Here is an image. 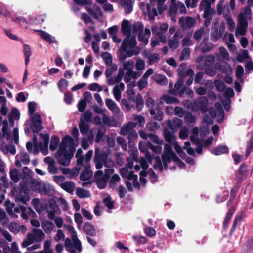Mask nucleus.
I'll list each match as a JSON object with an SVG mask.
<instances>
[{
    "instance_id": "603ef678",
    "label": "nucleus",
    "mask_w": 253,
    "mask_h": 253,
    "mask_svg": "<svg viewBox=\"0 0 253 253\" xmlns=\"http://www.w3.org/2000/svg\"><path fill=\"white\" fill-rule=\"evenodd\" d=\"M133 120L136 122H135L136 125L143 126L145 123L144 118L140 115H136L133 116Z\"/></svg>"
},
{
    "instance_id": "49530a36",
    "label": "nucleus",
    "mask_w": 253,
    "mask_h": 253,
    "mask_svg": "<svg viewBox=\"0 0 253 253\" xmlns=\"http://www.w3.org/2000/svg\"><path fill=\"white\" fill-rule=\"evenodd\" d=\"M136 70L139 72L140 71H142L145 67V62L140 58H137L135 64H134Z\"/></svg>"
},
{
    "instance_id": "58836bf2",
    "label": "nucleus",
    "mask_w": 253,
    "mask_h": 253,
    "mask_svg": "<svg viewBox=\"0 0 253 253\" xmlns=\"http://www.w3.org/2000/svg\"><path fill=\"white\" fill-rule=\"evenodd\" d=\"M20 118V113L19 111L15 108H13L11 109V112L9 114V121H13L14 120H19Z\"/></svg>"
},
{
    "instance_id": "c85d7f7f",
    "label": "nucleus",
    "mask_w": 253,
    "mask_h": 253,
    "mask_svg": "<svg viewBox=\"0 0 253 253\" xmlns=\"http://www.w3.org/2000/svg\"><path fill=\"white\" fill-rule=\"evenodd\" d=\"M53 192V189L50 185L44 182L42 183L39 193L42 194H51Z\"/></svg>"
},
{
    "instance_id": "ddd939ff",
    "label": "nucleus",
    "mask_w": 253,
    "mask_h": 253,
    "mask_svg": "<svg viewBox=\"0 0 253 253\" xmlns=\"http://www.w3.org/2000/svg\"><path fill=\"white\" fill-rule=\"evenodd\" d=\"M168 28V24L163 23L159 28L156 26H154L152 28L153 33L158 36V39L162 43H165L166 42V37L164 34L167 31Z\"/></svg>"
},
{
    "instance_id": "a878e982",
    "label": "nucleus",
    "mask_w": 253,
    "mask_h": 253,
    "mask_svg": "<svg viewBox=\"0 0 253 253\" xmlns=\"http://www.w3.org/2000/svg\"><path fill=\"white\" fill-rule=\"evenodd\" d=\"M167 124L171 130H174L177 128H179L182 125V121L181 119L178 118L173 119L172 122L170 120L168 121Z\"/></svg>"
},
{
    "instance_id": "a19ab883",
    "label": "nucleus",
    "mask_w": 253,
    "mask_h": 253,
    "mask_svg": "<svg viewBox=\"0 0 253 253\" xmlns=\"http://www.w3.org/2000/svg\"><path fill=\"white\" fill-rule=\"evenodd\" d=\"M24 54L25 57V64L27 65L30 60V57L31 55V50L29 45L25 44L24 45Z\"/></svg>"
},
{
    "instance_id": "7ed1b4c3",
    "label": "nucleus",
    "mask_w": 253,
    "mask_h": 253,
    "mask_svg": "<svg viewBox=\"0 0 253 253\" xmlns=\"http://www.w3.org/2000/svg\"><path fill=\"white\" fill-rule=\"evenodd\" d=\"M77 146L74 140L69 136H66L62 139L55 156L61 165L68 166L70 164Z\"/></svg>"
},
{
    "instance_id": "4468645a",
    "label": "nucleus",
    "mask_w": 253,
    "mask_h": 253,
    "mask_svg": "<svg viewBox=\"0 0 253 253\" xmlns=\"http://www.w3.org/2000/svg\"><path fill=\"white\" fill-rule=\"evenodd\" d=\"M32 120L31 128L33 131H39L42 129V119L41 116L38 114L35 113L31 116Z\"/></svg>"
},
{
    "instance_id": "e433bc0d",
    "label": "nucleus",
    "mask_w": 253,
    "mask_h": 253,
    "mask_svg": "<svg viewBox=\"0 0 253 253\" xmlns=\"http://www.w3.org/2000/svg\"><path fill=\"white\" fill-rule=\"evenodd\" d=\"M215 107L218 113H219L218 115L217 116V121L218 122H221L223 121L224 117V112L222 109V106L220 103H217L215 104Z\"/></svg>"
},
{
    "instance_id": "37998d69",
    "label": "nucleus",
    "mask_w": 253,
    "mask_h": 253,
    "mask_svg": "<svg viewBox=\"0 0 253 253\" xmlns=\"http://www.w3.org/2000/svg\"><path fill=\"white\" fill-rule=\"evenodd\" d=\"M59 139L57 136H52L49 146L50 149L52 151L55 150L59 144Z\"/></svg>"
},
{
    "instance_id": "69168bd1",
    "label": "nucleus",
    "mask_w": 253,
    "mask_h": 253,
    "mask_svg": "<svg viewBox=\"0 0 253 253\" xmlns=\"http://www.w3.org/2000/svg\"><path fill=\"white\" fill-rule=\"evenodd\" d=\"M88 88L91 91H97V92H100L102 90L101 86L96 83L91 84L89 85Z\"/></svg>"
},
{
    "instance_id": "f704fd0d",
    "label": "nucleus",
    "mask_w": 253,
    "mask_h": 253,
    "mask_svg": "<svg viewBox=\"0 0 253 253\" xmlns=\"http://www.w3.org/2000/svg\"><path fill=\"white\" fill-rule=\"evenodd\" d=\"M93 176V172L88 170H85L80 175V179L84 182H89Z\"/></svg>"
},
{
    "instance_id": "052dcab7",
    "label": "nucleus",
    "mask_w": 253,
    "mask_h": 253,
    "mask_svg": "<svg viewBox=\"0 0 253 253\" xmlns=\"http://www.w3.org/2000/svg\"><path fill=\"white\" fill-rule=\"evenodd\" d=\"M51 246V242L49 240H46L44 243L43 251L47 253H53L52 250L50 248Z\"/></svg>"
},
{
    "instance_id": "338daca9",
    "label": "nucleus",
    "mask_w": 253,
    "mask_h": 253,
    "mask_svg": "<svg viewBox=\"0 0 253 253\" xmlns=\"http://www.w3.org/2000/svg\"><path fill=\"white\" fill-rule=\"evenodd\" d=\"M208 103L207 99L206 97H201L200 98V109L203 112L206 111V106Z\"/></svg>"
},
{
    "instance_id": "423d86ee",
    "label": "nucleus",
    "mask_w": 253,
    "mask_h": 253,
    "mask_svg": "<svg viewBox=\"0 0 253 253\" xmlns=\"http://www.w3.org/2000/svg\"><path fill=\"white\" fill-rule=\"evenodd\" d=\"M134 62L129 60L125 62L123 65V67L119 70H122V73L124 75V81L126 82H129L131 79H136L140 74L138 72L134 70Z\"/></svg>"
},
{
    "instance_id": "6e6d98bb",
    "label": "nucleus",
    "mask_w": 253,
    "mask_h": 253,
    "mask_svg": "<svg viewBox=\"0 0 253 253\" xmlns=\"http://www.w3.org/2000/svg\"><path fill=\"white\" fill-rule=\"evenodd\" d=\"M101 56L107 65L112 63V58L109 53L105 52L102 54Z\"/></svg>"
},
{
    "instance_id": "c9c22d12",
    "label": "nucleus",
    "mask_w": 253,
    "mask_h": 253,
    "mask_svg": "<svg viewBox=\"0 0 253 253\" xmlns=\"http://www.w3.org/2000/svg\"><path fill=\"white\" fill-rule=\"evenodd\" d=\"M9 175L11 180L14 183L18 182L20 180L19 172L15 169H11L9 172Z\"/></svg>"
},
{
    "instance_id": "9b49d317",
    "label": "nucleus",
    "mask_w": 253,
    "mask_h": 253,
    "mask_svg": "<svg viewBox=\"0 0 253 253\" xmlns=\"http://www.w3.org/2000/svg\"><path fill=\"white\" fill-rule=\"evenodd\" d=\"M3 126L2 128V132L3 133V137L5 138L7 140L11 141L13 139L16 144H18L19 142V133L18 129L15 127L13 129L12 134L10 131L7 122L4 121L3 123Z\"/></svg>"
},
{
    "instance_id": "b1692460",
    "label": "nucleus",
    "mask_w": 253,
    "mask_h": 253,
    "mask_svg": "<svg viewBox=\"0 0 253 253\" xmlns=\"http://www.w3.org/2000/svg\"><path fill=\"white\" fill-rule=\"evenodd\" d=\"M22 211V217L24 219L29 217H33L35 214L34 211L30 207H20Z\"/></svg>"
},
{
    "instance_id": "393cba45",
    "label": "nucleus",
    "mask_w": 253,
    "mask_h": 253,
    "mask_svg": "<svg viewBox=\"0 0 253 253\" xmlns=\"http://www.w3.org/2000/svg\"><path fill=\"white\" fill-rule=\"evenodd\" d=\"M105 104L108 108L115 114H118L120 110L116 103L112 99L107 98L105 100Z\"/></svg>"
},
{
    "instance_id": "5701e85b",
    "label": "nucleus",
    "mask_w": 253,
    "mask_h": 253,
    "mask_svg": "<svg viewBox=\"0 0 253 253\" xmlns=\"http://www.w3.org/2000/svg\"><path fill=\"white\" fill-rule=\"evenodd\" d=\"M248 23H243L242 21H238L237 28L235 31V35L243 36L245 35L247 32V28L248 27Z\"/></svg>"
},
{
    "instance_id": "20e7f679",
    "label": "nucleus",
    "mask_w": 253,
    "mask_h": 253,
    "mask_svg": "<svg viewBox=\"0 0 253 253\" xmlns=\"http://www.w3.org/2000/svg\"><path fill=\"white\" fill-rule=\"evenodd\" d=\"M70 232L73 244L71 243L70 239L67 238L65 241V246L66 250L71 253H78L82 251L81 242L77 237V234L74 228L70 225L66 226Z\"/></svg>"
},
{
    "instance_id": "0e129e2a",
    "label": "nucleus",
    "mask_w": 253,
    "mask_h": 253,
    "mask_svg": "<svg viewBox=\"0 0 253 253\" xmlns=\"http://www.w3.org/2000/svg\"><path fill=\"white\" fill-rule=\"evenodd\" d=\"M103 203L106 206H113L114 201L112 200L110 195H107L102 199Z\"/></svg>"
},
{
    "instance_id": "8fccbe9b",
    "label": "nucleus",
    "mask_w": 253,
    "mask_h": 253,
    "mask_svg": "<svg viewBox=\"0 0 253 253\" xmlns=\"http://www.w3.org/2000/svg\"><path fill=\"white\" fill-rule=\"evenodd\" d=\"M68 82L64 79H61L58 84V86L60 90L62 92L65 91L68 87Z\"/></svg>"
},
{
    "instance_id": "c756f323",
    "label": "nucleus",
    "mask_w": 253,
    "mask_h": 253,
    "mask_svg": "<svg viewBox=\"0 0 253 253\" xmlns=\"http://www.w3.org/2000/svg\"><path fill=\"white\" fill-rule=\"evenodd\" d=\"M60 187L69 193H72L74 191L75 185L73 182L67 181L60 184Z\"/></svg>"
},
{
    "instance_id": "bf43d9fd",
    "label": "nucleus",
    "mask_w": 253,
    "mask_h": 253,
    "mask_svg": "<svg viewBox=\"0 0 253 253\" xmlns=\"http://www.w3.org/2000/svg\"><path fill=\"white\" fill-rule=\"evenodd\" d=\"M220 56L224 59L226 60H229V55L227 50L223 47L219 48Z\"/></svg>"
},
{
    "instance_id": "f8f14e48",
    "label": "nucleus",
    "mask_w": 253,
    "mask_h": 253,
    "mask_svg": "<svg viewBox=\"0 0 253 253\" xmlns=\"http://www.w3.org/2000/svg\"><path fill=\"white\" fill-rule=\"evenodd\" d=\"M213 4L209 0H202L199 4V9L201 11L204 10V17L213 16L215 13L214 8L211 7V5Z\"/></svg>"
},
{
    "instance_id": "7c9ffc66",
    "label": "nucleus",
    "mask_w": 253,
    "mask_h": 253,
    "mask_svg": "<svg viewBox=\"0 0 253 253\" xmlns=\"http://www.w3.org/2000/svg\"><path fill=\"white\" fill-rule=\"evenodd\" d=\"M153 78L156 83L161 85H166L168 83V80L164 75L156 74L153 76Z\"/></svg>"
},
{
    "instance_id": "412c9836",
    "label": "nucleus",
    "mask_w": 253,
    "mask_h": 253,
    "mask_svg": "<svg viewBox=\"0 0 253 253\" xmlns=\"http://www.w3.org/2000/svg\"><path fill=\"white\" fill-rule=\"evenodd\" d=\"M136 124L133 122H129L126 124L124 125L121 129V134L123 135H126L128 133L134 130L136 127Z\"/></svg>"
},
{
    "instance_id": "aec40b11",
    "label": "nucleus",
    "mask_w": 253,
    "mask_h": 253,
    "mask_svg": "<svg viewBox=\"0 0 253 253\" xmlns=\"http://www.w3.org/2000/svg\"><path fill=\"white\" fill-rule=\"evenodd\" d=\"M195 20L190 17H181L179 19V24L183 28H190L195 25Z\"/></svg>"
},
{
    "instance_id": "ea45409f",
    "label": "nucleus",
    "mask_w": 253,
    "mask_h": 253,
    "mask_svg": "<svg viewBox=\"0 0 253 253\" xmlns=\"http://www.w3.org/2000/svg\"><path fill=\"white\" fill-rule=\"evenodd\" d=\"M42 183V182L32 180L30 182V187L32 190L34 191H38L39 192Z\"/></svg>"
},
{
    "instance_id": "9d476101",
    "label": "nucleus",
    "mask_w": 253,
    "mask_h": 253,
    "mask_svg": "<svg viewBox=\"0 0 253 253\" xmlns=\"http://www.w3.org/2000/svg\"><path fill=\"white\" fill-rule=\"evenodd\" d=\"M40 137L42 142L39 143L37 142V139L34 137V153L36 154L38 151H41L44 155L48 153V145L49 140V137L48 135L40 134Z\"/></svg>"
},
{
    "instance_id": "473e14b6",
    "label": "nucleus",
    "mask_w": 253,
    "mask_h": 253,
    "mask_svg": "<svg viewBox=\"0 0 253 253\" xmlns=\"http://www.w3.org/2000/svg\"><path fill=\"white\" fill-rule=\"evenodd\" d=\"M228 152L229 149L228 147L225 145L219 146L211 151L212 153L215 155H221L224 153H227Z\"/></svg>"
},
{
    "instance_id": "13d9d810",
    "label": "nucleus",
    "mask_w": 253,
    "mask_h": 253,
    "mask_svg": "<svg viewBox=\"0 0 253 253\" xmlns=\"http://www.w3.org/2000/svg\"><path fill=\"white\" fill-rule=\"evenodd\" d=\"M225 20L228 25L229 29L230 31H232L235 28V22L232 18L229 16H226L225 17Z\"/></svg>"
},
{
    "instance_id": "4c0bfd02",
    "label": "nucleus",
    "mask_w": 253,
    "mask_h": 253,
    "mask_svg": "<svg viewBox=\"0 0 253 253\" xmlns=\"http://www.w3.org/2000/svg\"><path fill=\"white\" fill-rule=\"evenodd\" d=\"M193 135L191 136V140L194 143H196L198 145L201 144V140H199L196 137L198 135V128L197 127L193 128L192 130Z\"/></svg>"
},
{
    "instance_id": "f03ea898",
    "label": "nucleus",
    "mask_w": 253,
    "mask_h": 253,
    "mask_svg": "<svg viewBox=\"0 0 253 253\" xmlns=\"http://www.w3.org/2000/svg\"><path fill=\"white\" fill-rule=\"evenodd\" d=\"M94 162L97 169H100L104 165L106 168L105 169V174L102 170L97 171L94 174V180L98 187L100 189H103L107 184L110 175L114 172V161L108 157L106 152L100 154V149H95Z\"/></svg>"
},
{
    "instance_id": "79ce46f5",
    "label": "nucleus",
    "mask_w": 253,
    "mask_h": 253,
    "mask_svg": "<svg viewBox=\"0 0 253 253\" xmlns=\"http://www.w3.org/2000/svg\"><path fill=\"white\" fill-rule=\"evenodd\" d=\"M76 194L80 198H86L90 196L89 192L83 188H78L76 189Z\"/></svg>"
},
{
    "instance_id": "e2e57ef3",
    "label": "nucleus",
    "mask_w": 253,
    "mask_h": 253,
    "mask_svg": "<svg viewBox=\"0 0 253 253\" xmlns=\"http://www.w3.org/2000/svg\"><path fill=\"white\" fill-rule=\"evenodd\" d=\"M120 180V178L118 174H114L112 176L110 181L109 185L111 187H114L117 184Z\"/></svg>"
},
{
    "instance_id": "774afa93",
    "label": "nucleus",
    "mask_w": 253,
    "mask_h": 253,
    "mask_svg": "<svg viewBox=\"0 0 253 253\" xmlns=\"http://www.w3.org/2000/svg\"><path fill=\"white\" fill-rule=\"evenodd\" d=\"M185 120L188 125L190 123H193L195 121V117L193 116L190 113H186L185 115Z\"/></svg>"
},
{
    "instance_id": "cd10ccee",
    "label": "nucleus",
    "mask_w": 253,
    "mask_h": 253,
    "mask_svg": "<svg viewBox=\"0 0 253 253\" xmlns=\"http://www.w3.org/2000/svg\"><path fill=\"white\" fill-rule=\"evenodd\" d=\"M114 208V207H95L94 209V212L96 216H100L104 211L112 213V210Z\"/></svg>"
},
{
    "instance_id": "2f4dec72",
    "label": "nucleus",
    "mask_w": 253,
    "mask_h": 253,
    "mask_svg": "<svg viewBox=\"0 0 253 253\" xmlns=\"http://www.w3.org/2000/svg\"><path fill=\"white\" fill-rule=\"evenodd\" d=\"M42 227L45 233L50 234L53 231L54 225L50 222L44 221L42 223Z\"/></svg>"
},
{
    "instance_id": "2eb2a0df",
    "label": "nucleus",
    "mask_w": 253,
    "mask_h": 253,
    "mask_svg": "<svg viewBox=\"0 0 253 253\" xmlns=\"http://www.w3.org/2000/svg\"><path fill=\"white\" fill-rule=\"evenodd\" d=\"M145 160L146 159L151 164L155 169H159L161 170L162 169V163L161 159L159 156L154 157L151 156L149 153H147L145 156V158H143Z\"/></svg>"
},
{
    "instance_id": "39448f33",
    "label": "nucleus",
    "mask_w": 253,
    "mask_h": 253,
    "mask_svg": "<svg viewBox=\"0 0 253 253\" xmlns=\"http://www.w3.org/2000/svg\"><path fill=\"white\" fill-rule=\"evenodd\" d=\"M167 0H151L147 6L149 16L151 19L154 18L158 14L162 13L167 9V6L164 2Z\"/></svg>"
},
{
    "instance_id": "680f3d73",
    "label": "nucleus",
    "mask_w": 253,
    "mask_h": 253,
    "mask_svg": "<svg viewBox=\"0 0 253 253\" xmlns=\"http://www.w3.org/2000/svg\"><path fill=\"white\" fill-rule=\"evenodd\" d=\"M65 238L64 233L61 230H58L55 236L54 237V240L56 242H59L61 240H63Z\"/></svg>"
},
{
    "instance_id": "4be33fe9",
    "label": "nucleus",
    "mask_w": 253,
    "mask_h": 253,
    "mask_svg": "<svg viewBox=\"0 0 253 253\" xmlns=\"http://www.w3.org/2000/svg\"><path fill=\"white\" fill-rule=\"evenodd\" d=\"M124 89L125 85L123 83L116 84L114 86L113 89V92L114 96L117 101H119L120 100L121 98L122 92L124 90Z\"/></svg>"
},
{
    "instance_id": "09e8293b",
    "label": "nucleus",
    "mask_w": 253,
    "mask_h": 253,
    "mask_svg": "<svg viewBox=\"0 0 253 253\" xmlns=\"http://www.w3.org/2000/svg\"><path fill=\"white\" fill-rule=\"evenodd\" d=\"M108 68L105 71V75L107 77L110 76L112 73L117 70V66L115 64L112 63L110 65H108Z\"/></svg>"
},
{
    "instance_id": "bb28decb",
    "label": "nucleus",
    "mask_w": 253,
    "mask_h": 253,
    "mask_svg": "<svg viewBox=\"0 0 253 253\" xmlns=\"http://www.w3.org/2000/svg\"><path fill=\"white\" fill-rule=\"evenodd\" d=\"M39 32V35L42 39L45 40L49 43H53L56 42V39L53 36L50 35L48 33L43 31H38Z\"/></svg>"
},
{
    "instance_id": "de8ad7c7",
    "label": "nucleus",
    "mask_w": 253,
    "mask_h": 253,
    "mask_svg": "<svg viewBox=\"0 0 253 253\" xmlns=\"http://www.w3.org/2000/svg\"><path fill=\"white\" fill-rule=\"evenodd\" d=\"M162 99L167 104L177 103L178 102V100L177 98L169 95H164L162 97Z\"/></svg>"
},
{
    "instance_id": "f257e3e1",
    "label": "nucleus",
    "mask_w": 253,
    "mask_h": 253,
    "mask_svg": "<svg viewBox=\"0 0 253 253\" xmlns=\"http://www.w3.org/2000/svg\"><path fill=\"white\" fill-rule=\"evenodd\" d=\"M121 31L126 35L121 47L119 49L118 57L120 62H123L126 58L137 55L140 53V49L136 46V35L138 34V40L145 45L148 44L151 32L145 28L143 31V25L141 22H137L130 24L127 20H124L121 24Z\"/></svg>"
},
{
    "instance_id": "1a4fd4ad",
    "label": "nucleus",
    "mask_w": 253,
    "mask_h": 253,
    "mask_svg": "<svg viewBox=\"0 0 253 253\" xmlns=\"http://www.w3.org/2000/svg\"><path fill=\"white\" fill-rule=\"evenodd\" d=\"M162 160L164 164L169 163L171 160L177 164L179 167L182 168L184 163L182 162L174 154L169 144H166L164 148V154L162 155Z\"/></svg>"
},
{
    "instance_id": "a211bd4d",
    "label": "nucleus",
    "mask_w": 253,
    "mask_h": 253,
    "mask_svg": "<svg viewBox=\"0 0 253 253\" xmlns=\"http://www.w3.org/2000/svg\"><path fill=\"white\" fill-rule=\"evenodd\" d=\"M29 162V156L26 153H21L16 156L15 165L17 167H20L22 164L27 165Z\"/></svg>"
},
{
    "instance_id": "5fc2aeb1",
    "label": "nucleus",
    "mask_w": 253,
    "mask_h": 253,
    "mask_svg": "<svg viewBox=\"0 0 253 253\" xmlns=\"http://www.w3.org/2000/svg\"><path fill=\"white\" fill-rule=\"evenodd\" d=\"M84 230L88 234L93 235L95 234V230L93 226L89 223H86L84 226Z\"/></svg>"
},
{
    "instance_id": "0eeeda50",
    "label": "nucleus",
    "mask_w": 253,
    "mask_h": 253,
    "mask_svg": "<svg viewBox=\"0 0 253 253\" xmlns=\"http://www.w3.org/2000/svg\"><path fill=\"white\" fill-rule=\"evenodd\" d=\"M127 165L126 167L122 168L120 169V172L122 176L126 178L127 180H132L133 185L134 187L138 189L139 184L137 181V176L134 175L131 169L133 167V163L131 159H127Z\"/></svg>"
},
{
    "instance_id": "4d7b16f0",
    "label": "nucleus",
    "mask_w": 253,
    "mask_h": 253,
    "mask_svg": "<svg viewBox=\"0 0 253 253\" xmlns=\"http://www.w3.org/2000/svg\"><path fill=\"white\" fill-rule=\"evenodd\" d=\"M234 211H235V209L233 207L230 208V209L229 210V211L228 212V213L227 214L226 218L223 222V224H224V226H226L228 225V222H229V220H230V219L231 218L232 215L234 213Z\"/></svg>"
},
{
    "instance_id": "864d4df0",
    "label": "nucleus",
    "mask_w": 253,
    "mask_h": 253,
    "mask_svg": "<svg viewBox=\"0 0 253 253\" xmlns=\"http://www.w3.org/2000/svg\"><path fill=\"white\" fill-rule=\"evenodd\" d=\"M148 85V79L142 77L138 81L137 83L138 87L140 90H142L143 88L146 87Z\"/></svg>"
},
{
    "instance_id": "dca6fc26",
    "label": "nucleus",
    "mask_w": 253,
    "mask_h": 253,
    "mask_svg": "<svg viewBox=\"0 0 253 253\" xmlns=\"http://www.w3.org/2000/svg\"><path fill=\"white\" fill-rule=\"evenodd\" d=\"M251 10L249 6L245 7L243 11L239 14L237 21L243 23H248V21L251 19Z\"/></svg>"
},
{
    "instance_id": "72a5a7b5",
    "label": "nucleus",
    "mask_w": 253,
    "mask_h": 253,
    "mask_svg": "<svg viewBox=\"0 0 253 253\" xmlns=\"http://www.w3.org/2000/svg\"><path fill=\"white\" fill-rule=\"evenodd\" d=\"M175 130H172V132H169L167 129L164 130V137L165 140L169 142L172 143L175 141V136L174 135Z\"/></svg>"
},
{
    "instance_id": "a18cd8bd",
    "label": "nucleus",
    "mask_w": 253,
    "mask_h": 253,
    "mask_svg": "<svg viewBox=\"0 0 253 253\" xmlns=\"http://www.w3.org/2000/svg\"><path fill=\"white\" fill-rule=\"evenodd\" d=\"M81 133L85 134L87 133L89 126L87 124L84 122L82 118H81V122L79 124Z\"/></svg>"
},
{
    "instance_id": "6e6552de",
    "label": "nucleus",
    "mask_w": 253,
    "mask_h": 253,
    "mask_svg": "<svg viewBox=\"0 0 253 253\" xmlns=\"http://www.w3.org/2000/svg\"><path fill=\"white\" fill-rule=\"evenodd\" d=\"M44 233L41 229H34L32 233L27 234L26 238L22 242V246L27 247L36 242H41L44 239Z\"/></svg>"
},
{
    "instance_id": "f3484780",
    "label": "nucleus",
    "mask_w": 253,
    "mask_h": 253,
    "mask_svg": "<svg viewBox=\"0 0 253 253\" xmlns=\"http://www.w3.org/2000/svg\"><path fill=\"white\" fill-rule=\"evenodd\" d=\"M139 163L142 169V171L140 172V181L141 184H145L146 182V180L144 177L147 175L146 170L148 168V164L143 157L141 158Z\"/></svg>"
},
{
    "instance_id": "6ab92c4d",
    "label": "nucleus",
    "mask_w": 253,
    "mask_h": 253,
    "mask_svg": "<svg viewBox=\"0 0 253 253\" xmlns=\"http://www.w3.org/2000/svg\"><path fill=\"white\" fill-rule=\"evenodd\" d=\"M85 8L86 11L94 19H99L103 16V12L101 9L96 4H94L92 8L86 6Z\"/></svg>"
},
{
    "instance_id": "c03bdc74",
    "label": "nucleus",
    "mask_w": 253,
    "mask_h": 253,
    "mask_svg": "<svg viewBox=\"0 0 253 253\" xmlns=\"http://www.w3.org/2000/svg\"><path fill=\"white\" fill-rule=\"evenodd\" d=\"M150 114L152 116H153L154 118H155L156 120L161 121L163 119L162 113L159 109H157L156 110L150 109Z\"/></svg>"
},
{
    "instance_id": "3c124183",
    "label": "nucleus",
    "mask_w": 253,
    "mask_h": 253,
    "mask_svg": "<svg viewBox=\"0 0 253 253\" xmlns=\"http://www.w3.org/2000/svg\"><path fill=\"white\" fill-rule=\"evenodd\" d=\"M122 6L125 8L126 14L130 13L132 10V5L131 3L123 1L121 2Z\"/></svg>"
}]
</instances>
